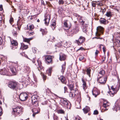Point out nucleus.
I'll return each instance as SVG.
<instances>
[{
	"label": "nucleus",
	"instance_id": "obj_9",
	"mask_svg": "<svg viewBox=\"0 0 120 120\" xmlns=\"http://www.w3.org/2000/svg\"><path fill=\"white\" fill-rule=\"evenodd\" d=\"M97 31L95 33L97 36H99L103 33V28L100 26H98L97 27Z\"/></svg>",
	"mask_w": 120,
	"mask_h": 120
},
{
	"label": "nucleus",
	"instance_id": "obj_41",
	"mask_svg": "<svg viewBox=\"0 0 120 120\" xmlns=\"http://www.w3.org/2000/svg\"><path fill=\"white\" fill-rule=\"evenodd\" d=\"M57 112L58 114H64V112L63 110L62 109H60L58 110Z\"/></svg>",
	"mask_w": 120,
	"mask_h": 120
},
{
	"label": "nucleus",
	"instance_id": "obj_51",
	"mask_svg": "<svg viewBox=\"0 0 120 120\" xmlns=\"http://www.w3.org/2000/svg\"><path fill=\"white\" fill-rule=\"evenodd\" d=\"M102 61H104L105 59V55L103 56L102 57Z\"/></svg>",
	"mask_w": 120,
	"mask_h": 120
},
{
	"label": "nucleus",
	"instance_id": "obj_45",
	"mask_svg": "<svg viewBox=\"0 0 120 120\" xmlns=\"http://www.w3.org/2000/svg\"><path fill=\"white\" fill-rule=\"evenodd\" d=\"M41 74V75L42 76V77L43 78V80L44 81L46 79V76L43 73H42V74Z\"/></svg>",
	"mask_w": 120,
	"mask_h": 120
},
{
	"label": "nucleus",
	"instance_id": "obj_2",
	"mask_svg": "<svg viewBox=\"0 0 120 120\" xmlns=\"http://www.w3.org/2000/svg\"><path fill=\"white\" fill-rule=\"evenodd\" d=\"M79 26L78 24H76L74 26L72 29L71 30H69L68 32V35L70 36H72L74 34L77 33L79 30Z\"/></svg>",
	"mask_w": 120,
	"mask_h": 120
},
{
	"label": "nucleus",
	"instance_id": "obj_33",
	"mask_svg": "<svg viewBox=\"0 0 120 120\" xmlns=\"http://www.w3.org/2000/svg\"><path fill=\"white\" fill-rule=\"evenodd\" d=\"M86 71L87 72V74L90 77V74L91 70L90 68H87L86 69Z\"/></svg>",
	"mask_w": 120,
	"mask_h": 120
},
{
	"label": "nucleus",
	"instance_id": "obj_1",
	"mask_svg": "<svg viewBox=\"0 0 120 120\" xmlns=\"http://www.w3.org/2000/svg\"><path fill=\"white\" fill-rule=\"evenodd\" d=\"M13 112L12 114L13 115L19 116L22 113V109L20 106H17L13 108Z\"/></svg>",
	"mask_w": 120,
	"mask_h": 120
},
{
	"label": "nucleus",
	"instance_id": "obj_58",
	"mask_svg": "<svg viewBox=\"0 0 120 120\" xmlns=\"http://www.w3.org/2000/svg\"><path fill=\"white\" fill-rule=\"evenodd\" d=\"M3 10L2 5H0V11H2Z\"/></svg>",
	"mask_w": 120,
	"mask_h": 120
},
{
	"label": "nucleus",
	"instance_id": "obj_34",
	"mask_svg": "<svg viewBox=\"0 0 120 120\" xmlns=\"http://www.w3.org/2000/svg\"><path fill=\"white\" fill-rule=\"evenodd\" d=\"M21 47L22 49H26L28 48V46L27 45H25L24 43H21Z\"/></svg>",
	"mask_w": 120,
	"mask_h": 120
},
{
	"label": "nucleus",
	"instance_id": "obj_24",
	"mask_svg": "<svg viewBox=\"0 0 120 120\" xmlns=\"http://www.w3.org/2000/svg\"><path fill=\"white\" fill-rule=\"evenodd\" d=\"M60 80L61 82L64 84H66L67 83L66 81L65 80V78L63 76H61L60 78Z\"/></svg>",
	"mask_w": 120,
	"mask_h": 120
},
{
	"label": "nucleus",
	"instance_id": "obj_64",
	"mask_svg": "<svg viewBox=\"0 0 120 120\" xmlns=\"http://www.w3.org/2000/svg\"><path fill=\"white\" fill-rule=\"evenodd\" d=\"M102 49L104 52L105 51V48L104 47H103Z\"/></svg>",
	"mask_w": 120,
	"mask_h": 120
},
{
	"label": "nucleus",
	"instance_id": "obj_43",
	"mask_svg": "<svg viewBox=\"0 0 120 120\" xmlns=\"http://www.w3.org/2000/svg\"><path fill=\"white\" fill-rule=\"evenodd\" d=\"M106 15L108 17H110L112 16L111 12L110 11H109V12H107Z\"/></svg>",
	"mask_w": 120,
	"mask_h": 120
},
{
	"label": "nucleus",
	"instance_id": "obj_19",
	"mask_svg": "<svg viewBox=\"0 0 120 120\" xmlns=\"http://www.w3.org/2000/svg\"><path fill=\"white\" fill-rule=\"evenodd\" d=\"M109 105L107 104V103H104L103 104V106L105 108V109H103L101 111L102 112H103L107 110L108 109V107L109 106Z\"/></svg>",
	"mask_w": 120,
	"mask_h": 120
},
{
	"label": "nucleus",
	"instance_id": "obj_14",
	"mask_svg": "<svg viewBox=\"0 0 120 120\" xmlns=\"http://www.w3.org/2000/svg\"><path fill=\"white\" fill-rule=\"evenodd\" d=\"M67 21L66 20L64 23V26L65 30L69 29L71 26V23L70 22L68 23Z\"/></svg>",
	"mask_w": 120,
	"mask_h": 120
},
{
	"label": "nucleus",
	"instance_id": "obj_32",
	"mask_svg": "<svg viewBox=\"0 0 120 120\" xmlns=\"http://www.w3.org/2000/svg\"><path fill=\"white\" fill-rule=\"evenodd\" d=\"M82 81L83 83L82 86L83 87V88L84 89H85L86 86V82L85 80L83 78H82Z\"/></svg>",
	"mask_w": 120,
	"mask_h": 120
},
{
	"label": "nucleus",
	"instance_id": "obj_46",
	"mask_svg": "<svg viewBox=\"0 0 120 120\" xmlns=\"http://www.w3.org/2000/svg\"><path fill=\"white\" fill-rule=\"evenodd\" d=\"M79 60L80 61H81L82 59H83L84 57L83 56L81 55H80L79 56Z\"/></svg>",
	"mask_w": 120,
	"mask_h": 120
},
{
	"label": "nucleus",
	"instance_id": "obj_8",
	"mask_svg": "<svg viewBox=\"0 0 120 120\" xmlns=\"http://www.w3.org/2000/svg\"><path fill=\"white\" fill-rule=\"evenodd\" d=\"M76 16L78 17V18H78L79 19V21L81 23L82 25H86V26H87L88 23L87 21V20H83L82 19L83 18L82 17L77 14H76Z\"/></svg>",
	"mask_w": 120,
	"mask_h": 120
},
{
	"label": "nucleus",
	"instance_id": "obj_18",
	"mask_svg": "<svg viewBox=\"0 0 120 120\" xmlns=\"http://www.w3.org/2000/svg\"><path fill=\"white\" fill-rule=\"evenodd\" d=\"M112 109L114 111L115 110L116 112L118 110H120V107L119 105L116 103H115V105L113 106Z\"/></svg>",
	"mask_w": 120,
	"mask_h": 120
},
{
	"label": "nucleus",
	"instance_id": "obj_62",
	"mask_svg": "<svg viewBox=\"0 0 120 120\" xmlns=\"http://www.w3.org/2000/svg\"><path fill=\"white\" fill-rule=\"evenodd\" d=\"M58 9V12H60L62 10H61V9H60V8H59Z\"/></svg>",
	"mask_w": 120,
	"mask_h": 120
},
{
	"label": "nucleus",
	"instance_id": "obj_23",
	"mask_svg": "<svg viewBox=\"0 0 120 120\" xmlns=\"http://www.w3.org/2000/svg\"><path fill=\"white\" fill-rule=\"evenodd\" d=\"M39 98V97L37 95H33L31 97L32 101H37Z\"/></svg>",
	"mask_w": 120,
	"mask_h": 120
},
{
	"label": "nucleus",
	"instance_id": "obj_59",
	"mask_svg": "<svg viewBox=\"0 0 120 120\" xmlns=\"http://www.w3.org/2000/svg\"><path fill=\"white\" fill-rule=\"evenodd\" d=\"M92 5L93 7H95L96 6V4L95 3H93L92 4Z\"/></svg>",
	"mask_w": 120,
	"mask_h": 120
},
{
	"label": "nucleus",
	"instance_id": "obj_44",
	"mask_svg": "<svg viewBox=\"0 0 120 120\" xmlns=\"http://www.w3.org/2000/svg\"><path fill=\"white\" fill-rule=\"evenodd\" d=\"M18 53H19L22 56H25L28 59H30L29 58H28V57L27 56V55L25 54L24 53V52L20 53V52H19Z\"/></svg>",
	"mask_w": 120,
	"mask_h": 120
},
{
	"label": "nucleus",
	"instance_id": "obj_5",
	"mask_svg": "<svg viewBox=\"0 0 120 120\" xmlns=\"http://www.w3.org/2000/svg\"><path fill=\"white\" fill-rule=\"evenodd\" d=\"M18 66L17 63H13L9 67L11 71L13 74H15L17 71V68Z\"/></svg>",
	"mask_w": 120,
	"mask_h": 120
},
{
	"label": "nucleus",
	"instance_id": "obj_60",
	"mask_svg": "<svg viewBox=\"0 0 120 120\" xmlns=\"http://www.w3.org/2000/svg\"><path fill=\"white\" fill-rule=\"evenodd\" d=\"M2 109L1 107L0 106V116H1L2 113L1 112H2Z\"/></svg>",
	"mask_w": 120,
	"mask_h": 120
},
{
	"label": "nucleus",
	"instance_id": "obj_54",
	"mask_svg": "<svg viewBox=\"0 0 120 120\" xmlns=\"http://www.w3.org/2000/svg\"><path fill=\"white\" fill-rule=\"evenodd\" d=\"M13 21V18H11L9 20V22L11 24L12 22Z\"/></svg>",
	"mask_w": 120,
	"mask_h": 120
},
{
	"label": "nucleus",
	"instance_id": "obj_35",
	"mask_svg": "<svg viewBox=\"0 0 120 120\" xmlns=\"http://www.w3.org/2000/svg\"><path fill=\"white\" fill-rule=\"evenodd\" d=\"M67 85L70 90L71 91L73 90L74 87L73 85L69 83Z\"/></svg>",
	"mask_w": 120,
	"mask_h": 120
},
{
	"label": "nucleus",
	"instance_id": "obj_57",
	"mask_svg": "<svg viewBox=\"0 0 120 120\" xmlns=\"http://www.w3.org/2000/svg\"><path fill=\"white\" fill-rule=\"evenodd\" d=\"M80 119L81 118H80L79 117H75V120H80Z\"/></svg>",
	"mask_w": 120,
	"mask_h": 120
},
{
	"label": "nucleus",
	"instance_id": "obj_49",
	"mask_svg": "<svg viewBox=\"0 0 120 120\" xmlns=\"http://www.w3.org/2000/svg\"><path fill=\"white\" fill-rule=\"evenodd\" d=\"M34 28V26L32 25H30L29 27V29L30 30H32Z\"/></svg>",
	"mask_w": 120,
	"mask_h": 120
},
{
	"label": "nucleus",
	"instance_id": "obj_47",
	"mask_svg": "<svg viewBox=\"0 0 120 120\" xmlns=\"http://www.w3.org/2000/svg\"><path fill=\"white\" fill-rule=\"evenodd\" d=\"M64 2L63 0H59L58 3L59 4H63Z\"/></svg>",
	"mask_w": 120,
	"mask_h": 120
},
{
	"label": "nucleus",
	"instance_id": "obj_48",
	"mask_svg": "<svg viewBox=\"0 0 120 120\" xmlns=\"http://www.w3.org/2000/svg\"><path fill=\"white\" fill-rule=\"evenodd\" d=\"M33 109H32V112H33V117H35V115L37 113H38V112H34V111H33Z\"/></svg>",
	"mask_w": 120,
	"mask_h": 120
},
{
	"label": "nucleus",
	"instance_id": "obj_56",
	"mask_svg": "<svg viewBox=\"0 0 120 120\" xmlns=\"http://www.w3.org/2000/svg\"><path fill=\"white\" fill-rule=\"evenodd\" d=\"M3 40L0 37V45L2 43Z\"/></svg>",
	"mask_w": 120,
	"mask_h": 120
},
{
	"label": "nucleus",
	"instance_id": "obj_13",
	"mask_svg": "<svg viewBox=\"0 0 120 120\" xmlns=\"http://www.w3.org/2000/svg\"><path fill=\"white\" fill-rule=\"evenodd\" d=\"M12 45L11 49L14 50L15 49H16L18 47V43L17 41L15 40H13L11 41Z\"/></svg>",
	"mask_w": 120,
	"mask_h": 120
},
{
	"label": "nucleus",
	"instance_id": "obj_38",
	"mask_svg": "<svg viewBox=\"0 0 120 120\" xmlns=\"http://www.w3.org/2000/svg\"><path fill=\"white\" fill-rule=\"evenodd\" d=\"M52 69L51 68H49V69L47 70L46 71V73L49 76H50L51 73Z\"/></svg>",
	"mask_w": 120,
	"mask_h": 120
},
{
	"label": "nucleus",
	"instance_id": "obj_22",
	"mask_svg": "<svg viewBox=\"0 0 120 120\" xmlns=\"http://www.w3.org/2000/svg\"><path fill=\"white\" fill-rule=\"evenodd\" d=\"M92 93L93 95L95 97L100 94L99 91L97 89L93 90L92 91Z\"/></svg>",
	"mask_w": 120,
	"mask_h": 120
},
{
	"label": "nucleus",
	"instance_id": "obj_63",
	"mask_svg": "<svg viewBox=\"0 0 120 120\" xmlns=\"http://www.w3.org/2000/svg\"><path fill=\"white\" fill-rule=\"evenodd\" d=\"M34 34V33L33 32H30V35H33V34Z\"/></svg>",
	"mask_w": 120,
	"mask_h": 120
},
{
	"label": "nucleus",
	"instance_id": "obj_12",
	"mask_svg": "<svg viewBox=\"0 0 120 120\" xmlns=\"http://www.w3.org/2000/svg\"><path fill=\"white\" fill-rule=\"evenodd\" d=\"M50 15L49 14L45 15L44 21H45V23L46 25H48L50 19Z\"/></svg>",
	"mask_w": 120,
	"mask_h": 120
},
{
	"label": "nucleus",
	"instance_id": "obj_10",
	"mask_svg": "<svg viewBox=\"0 0 120 120\" xmlns=\"http://www.w3.org/2000/svg\"><path fill=\"white\" fill-rule=\"evenodd\" d=\"M107 79L106 78L101 77V76L98 77L97 81L99 83L102 84L105 83Z\"/></svg>",
	"mask_w": 120,
	"mask_h": 120
},
{
	"label": "nucleus",
	"instance_id": "obj_6",
	"mask_svg": "<svg viewBox=\"0 0 120 120\" xmlns=\"http://www.w3.org/2000/svg\"><path fill=\"white\" fill-rule=\"evenodd\" d=\"M60 101L61 104L63 107L68 108L69 107L68 106V105L69 102L67 99L64 98H62L60 100Z\"/></svg>",
	"mask_w": 120,
	"mask_h": 120
},
{
	"label": "nucleus",
	"instance_id": "obj_21",
	"mask_svg": "<svg viewBox=\"0 0 120 120\" xmlns=\"http://www.w3.org/2000/svg\"><path fill=\"white\" fill-rule=\"evenodd\" d=\"M23 70H24V72H27L28 73L30 71V68L29 66L25 65L23 67Z\"/></svg>",
	"mask_w": 120,
	"mask_h": 120
},
{
	"label": "nucleus",
	"instance_id": "obj_61",
	"mask_svg": "<svg viewBox=\"0 0 120 120\" xmlns=\"http://www.w3.org/2000/svg\"><path fill=\"white\" fill-rule=\"evenodd\" d=\"M2 19V16L0 14V23L1 22V21Z\"/></svg>",
	"mask_w": 120,
	"mask_h": 120
},
{
	"label": "nucleus",
	"instance_id": "obj_29",
	"mask_svg": "<svg viewBox=\"0 0 120 120\" xmlns=\"http://www.w3.org/2000/svg\"><path fill=\"white\" fill-rule=\"evenodd\" d=\"M66 62H65L61 66L62 69H61V72L63 73L65 69Z\"/></svg>",
	"mask_w": 120,
	"mask_h": 120
},
{
	"label": "nucleus",
	"instance_id": "obj_25",
	"mask_svg": "<svg viewBox=\"0 0 120 120\" xmlns=\"http://www.w3.org/2000/svg\"><path fill=\"white\" fill-rule=\"evenodd\" d=\"M46 92L47 94H48V95H49V94L50 93L52 95H54L56 97H57V96L56 94L52 92L49 89H47L46 90Z\"/></svg>",
	"mask_w": 120,
	"mask_h": 120
},
{
	"label": "nucleus",
	"instance_id": "obj_42",
	"mask_svg": "<svg viewBox=\"0 0 120 120\" xmlns=\"http://www.w3.org/2000/svg\"><path fill=\"white\" fill-rule=\"evenodd\" d=\"M12 34L15 37H17V35L18 34V33L16 31H14V30L12 31Z\"/></svg>",
	"mask_w": 120,
	"mask_h": 120
},
{
	"label": "nucleus",
	"instance_id": "obj_3",
	"mask_svg": "<svg viewBox=\"0 0 120 120\" xmlns=\"http://www.w3.org/2000/svg\"><path fill=\"white\" fill-rule=\"evenodd\" d=\"M18 83L16 81H11L8 84V86L11 89L16 90L18 89Z\"/></svg>",
	"mask_w": 120,
	"mask_h": 120
},
{
	"label": "nucleus",
	"instance_id": "obj_31",
	"mask_svg": "<svg viewBox=\"0 0 120 120\" xmlns=\"http://www.w3.org/2000/svg\"><path fill=\"white\" fill-rule=\"evenodd\" d=\"M88 25V24L86 26V25H82V30L84 32L86 33L87 31V29L86 26H87Z\"/></svg>",
	"mask_w": 120,
	"mask_h": 120
},
{
	"label": "nucleus",
	"instance_id": "obj_50",
	"mask_svg": "<svg viewBox=\"0 0 120 120\" xmlns=\"http://www.w3.org/2000/svg\"><path fill=\"white\" fill-rule=\"evenodd\" d=\"M70 97L73 98V94L71 92H70L69 93Z\"/></svg>",
	"mask_w": 120,
	"mask_h": 120
},
{
	"label": "nucleus",
	"instance_id": "obj_16",
	"mask_svg": "<svg viewBox=\"0 0 120 120\" xmlns=\"http://www.w3.org/2000/svg\"><path fill=\"white\" fill-rule=\"evenodd\" d=\"M45 60L46 63L48 64H49L51 63L52 61V56H46L45 57Z\"/></svg>",
	"mask_w": 120,
	"mask_h": 120
},
{
	"label": "nucleus",
	"instance_id": "obj_53",
	"mask_svg": "<svg viewBox=\"0 0 120 120\" xmlns=\"http://www.w3.org/2000/svg\"><path fill=\"white\" fill-rule=\"evenodd\" d=\"M98 112L97 110H95L94 111V115H97L98 114Z\"/></svg>",
	"mask_w": 120,
	"mask_h": 120
},
{
	"label": "nucleus",
	"instance_id": "obj_7",
	"mask_svg": "<svg viewBox=\"0 0 120 120\" xmlns=\"http://www.w3.org/2000/svg\"><path fill=\"white\" fill-rule=\"evenodd\" d=\"M19 98L21 101H25L28 98L27 94L26 92H22L20 94Z\"/></svg>",
	"mask_w": 120,
	"mask_h": 120
},
{
	"label": "nucleus",
	"instance_id": "obj_40",
	"mask_svg": "<svg viewBox=\"0 0 120 120\" xmlns=\"http://www.w3.org/2000/svg\"><path fill=\"white\" fill-rule=\"evenodd\" d=\"M56 23L55 21H52V22L51 23V26L52 27V28H53L52 27H53V28H55L56 27Z\"/></svg>",
	"mask_w": 120,
	"mask_h": 120
},
{
	"label": "nucleus",
	"instance_id": "obj_15",
	"mask_svg": "<svg viewBox=\"0 0 120 120\" xmlns=\"http://www.w3.org/2000/svg\"><path fill=\"white\" fill-rule=\"evenodd\" d=\"M37 62L38 63V65L39 66V67H38L37 68L38 69V70L39 71H40V70H43V68L42 66L41 61L38 59L37 60Z\"/></svg>",
	"mask_w": 120,
	"mask_h": 120
},
{
	"label": "nucleus",
	"instance_id": "obj_28",
	"mask_svg": "<svg viewBox=\"0 0 120 120\" xmlns=\"http://www.w3.org/2000/svg\"><path fill=\"white\" fill-rule=\"evenodd\" d=\"M100 21L101 23L104 24H105L108 23V21H107V22L106 23V20L103 18H101L100 20Z\"/></svg>",
	"mask_w": 120,
	"mask_h": 120
},
{
	"label": "nucleus",
	"instance_id": "obj_30",
	"mask_svg": "<svg viewBox=\"0 0 120 120\" xmlns=\"http://www.w3.org/2000/svg\"><path fill=\"white\" fill-rule=\"evenodd\" d=\"M84 113H87L90 110V108L88 106H86L85 108L83 109Z\"/></svg>",
	"mask_w": 120,
	"mask_h": 120
},
{
	"label": "nucleus",
	"instance_id": "obj_4",
	"mask_svg": "<svg viewBox=\"0 0 120 120\" xmlns=\"http://www.w3.org/2000/svg\"><path fill=\"white\" fill-rule=\"evenodd\" d=\"M120 86V83H119L117 87L114 88L113 86H111V89L110 90L109 92H108V93L111 96H113L114 94H116L117 91L119 90Z\"/></svg>",
	"mask_w": 120,
	"mask_h": 120
},
{
	"label": "nucleus",
	"instance_id": "obj_20",
	"mask_svg": "<svg viewBox=\"0 0 120 120\" xmlns=\"http://www.w3.org/2000/svg\"><path fill=\"white\" fill-rule=\"evenodd\" d=\"M66 55L62 53H60L59 55V60L60 61H64L66 59Z\"/></svg>",
	"mask_w": 120,
	"mask_h": 120
},
{
	"label": "nucleus",
	"instance_id": "obj_17",
	"mask_svg": "<svg viewBox=\"0 0 120 120\" xmlns=\"http://www.w3.org/2000/svg\"><path fill=\"white\" fill-rule=\"evenodd\" d=\"M8 72L5 68L2 69H0V73L1 75H7L8 74Z\"/></svg>",
	"mask_w": 120,
	"mask_h": 120
},
{
	"label": "nucleus",
	"instance_id": "obj_39",
	"mask_svg": "<svg viewBox=\"0 0 120 120\" xmlns=\"http://www.w3.org/2000/svg\"><path fill=\"white\" fill-rule=\"evenodd\" d=\"M32 39V38H23V41L24 42L29 43L30 41Z\"/></svg>",
	"mask_w": 120,
	"mask_h": 120
},
{
	"label": "nucleus",
	"instance_id": "obj_55",
	"mask_svg": "<svg viewBox=\"0 0 120 120\" xmlns=\"http://www.w3.org/2000/svg\"><path fill=\"white\" fill-rule=\"evenodd\" d=\"M67 87L65 86L64 87V93H65L67 92Z\"/></svg>",
	"mask_w": 120,
	"mask_h": 120
},
{
	"label": "nucleus",
	"instance_id": "obj_26",
	"mask_svg": "<svg viewBox=\"0 0 120 120\" xmlns=\"http://www.w3.org/2000/svg\"><path fill=\"white\" fill-rule=\"evenodd\" d=\"M105 73V71L103 70H102L99 71L98 76L103 77Z\"/></svg>",
	"mask_w": 120,
	"mask_h": 120
},
{
	"label": "nucleus",
	"instance_id": "obj_27",
	"mask_svg": "<svg viewBox=\"0 0 120 120\" xmlns=\"http://www.w3.org/2000/svg\"><path fill=\"white\" fill-rule=\"evenodd\" d=\"M114 44L116 45L117 47L120 46V40L116 39L114 43Z\"/></svg>",
	"mask_w": 120,
	"mask_h": 120
},
{
	"label": "nucleus",
	"instance_id": "obj_37",
	"mask_svg": "<svg viewBox=\"0 0 120 120\" xmlns=\"http://www.w3.org/2000/svg\"><path fill=\"white\" fill-rule=\"evenodd\" d=\"M33 105L34 107H37L38 105V103L37 101H32Z\"/></svg>",
	"mask_w": 120,
	"mask_h": 120
},
{
	"label": "nucleus",
	"instance_id": "obj_36",
	"mask_svg": "<svg viewBox=\"0 0 120 120\" xmlns=\"http://www.w3.org/2000/svg\"><path fill=\"white\" fill-rule=\"evenodd\" d=\"M40 31L42 32V34L43 35L46 34L47 33L46 30L44 29H41Z\"/></svg>",
	"mask_w": 120,
	"mask_h": 120
},
{
	"label": "nucleus",
	"instance_id": "obj_11",
	"mask_svg": "<svg viewBox=\"0 0 120 120\" xmlns=\"http://www.w3.org/2000/svg\"><path fill=\"white\" fill-rule=\"evenodd\" d=\"M85 40V38L82 36H80L78 40H75V42L78 45H81Z\"/></svg>",
	"mask_w": 120,
	"mask_h": 120
},
{
	"label": "nucleus",
	"instance_id": "obj_52",
	"mask_svg": "<svg viewBox=\"0 0 120 120\" xmlns=\"http://www.w3.org/2000/svg\"><path fill=\"white\" fill-rule=\"evenodd\" d=\"M99 52V51L97 50H96V52L95 53V56H97Z\"/></svg>",
	"mask_w": 120,
	"mask_h": 120
}]
</instances>
